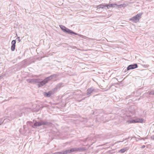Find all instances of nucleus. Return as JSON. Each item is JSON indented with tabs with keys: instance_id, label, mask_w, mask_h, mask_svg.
I'll use <instances>...</instances> for the list:
<instances>
[{
	"instance_id": "f257e3e1",
	"label": "nucleus",
	"mask_w": 154,
	"mask_h": 154,
	"mask_svg": "<svg viewBox=\"0 0 154 154\" xmlns=\"http://www.w3.org/2000/svg\"><path fill=\"white\" fill-rule=\"evenodd\" d=\"M59 26L60 29L65 32L69 34H73L75 35H77L78 36H81L82 35L80 34H79L75 32H74L72 30L66 28L64 26L60 25Z\"/></svg>"
},
{
	"instance_id": "f03ea898",
	"label": "nucleus",
	"mask_w": 154,
	"mask_h": 154,
	"mask_svg": "<svg viewBox=\"0 0 154 154\" xmlns=\"http://www.w3.org/2000/svg\"><path fill=\"white\" fill-rule=\"evenodd\" d=\"M85 96V94L82 93L81 91L79 90L75 91L72 94V96L71 98H74L75 99H78L82 98L83 96Z\"/></svg>"
},
{
	"instance_id": "7ed1b4c3",
	"label": "nucleus",
	"mask_w": 154,
	"mask_h": 154,
	"mask_svg": "<svg viewBox=\"0 0 154 154\" xmlns=\"http://www.w3.org/2000/svg\"><path fill=\"white\" fill-rule=\"evenodd\" d=\"M142 14V13L137 14L135 16L129 19V20L134 23H137L139 21Z\"/></svg>"
},
{
	"instance_id": "20e7f679",
	"label": "nucleus",
	"mask_w": 154,
	"mask_h": 154,
	"mask_svg": "<svg viewBox=\"0 0 154 154\" xmlns=\"http://www.w3.org/2000/svg\"><path fill=\"white\" fill-rule=\"evenodd\" d=\"M23 112L22 110L21 111L20 110H18L17 112H13L11 115L12 119H13L14 118L18 116H22Z\"/></svg>"
},
{
	"instance_id": "39448f33",
	"label": "nucleus",
	"mask_w": 154,
	"mask_h": 154,
	"mask_svg": "<svg viewBox=\"0 0 154 154\" xmlns=\"http://www.w3.org/2000/svg\"><path fill=\"white\" fill-rule=\"evenodd\" d=\"M95 91V88L93 87L88 88L87 90L86 95L88 96L87 97L90 96L91 94Z\"/></svg>"
},
{
	"instance_id": "423d86ee",
	"label": "nucleus",
	"mask_w": 154,
	"mask_h": 154,
	"mask_svg": "<svg viewBox=\"0 0 154 154\" xmlns=\"http://www.w3.org/2000/svg\"><path fill=\"white\" fill-rule=\"evenodd\" d=\"M27 82L33 84H38L39 82V79H27L26 80Z\"/></svg>"
},
{
	"instance_id": "0eeeda50",
	"label": "nucleus",
	"mask_w": 154,
	"mask_h": 154,
	"mask_svg": "<svg viewBox=\"0 0 154 154\" xmlns=\"http://www.w3.org/2000/svg\"><path fill=\"white\" fill-rule=\"evenodd\" d=\"M49 122H36L34 123V126L35 127L39 126L42 125H48Z\"/></svg>"
},
{
	"instance_id": "6e6552de",
	"label": "nucleus",
	"mask_w": 154,
	"mask_h": 154,
	"mask_svg": "<svg viewBox=\"0 0 154 154\" xmlns=\"http://www.w3.org/2000/svg\"><path fill=\"white\" fill-rule=\"evenodd\" d=\"M138 67V66L136 63L129 65L127 68V70H129L131 69H134Z\"/></svg>"
},
{
	"instance_id": "1a4fd4ad",
	"label": "nucleus",
	"mask_w": 154,
	"mask_h": 154,
	"mask_svg": "<svg viewBox=\"0 0 154 154\" xmlns=\"http://www.w3.org/2000/svg\"><path fill=\"white\" fill-rule=\"evenodd\" d=\"M105 6H106L105 4H101L99 5H97L96 7V8H97V11H99V10L100 8H102V9L105 8V9H106Z\"/></svg>"
},
{
	"instance_id": "9d476101",
	"label": "nucleus",
	"mask_w": 154,
	"mask_h": 154,
	"mask_svg": "<svg viewBox=\"0 0 154 154\" xmlns=\"http://www.w3.org/2000/svg\"><path fill=\"white\" fill-rule=\"evenodd\" d=\"M66 154L70 153L71 152H76L77 151V148H71L70 149L66 150Z\"/></svg>"
},
{
	"instance_id": "9b49d317",
	"label": "nucleus",
	"mask_w": 154,
	"mask_h": 154,
	"mask_svg": "<svg viewBox=\"0 0 154 154\" xmlns=\"http://www.w3.org/2000/svg\"><path fill=\"white\" fill-rule=\"evenodd\" d=\"M45 79L42 81H40V79H39V82L38 83V87H41L44 85L45 84L47 83L46 81H45Z\"/></svg>"
},
{
	"instance_id": "f8f14e48",
	"label": "nucleus",
	"mask_w": 154,
	"mask_h": 154,
	"mask_svg": "<svg viewBox=\"0 0 154 154\" xmlns=\"http://www.w3.org/2000/svg\"><path fill=\"white\" fill-rule=\"evenodd\" d=\"M16 43V40H14L12 41L11 42L12 45L11 47V49L12 51H14L15 49V44Z\"/></svg>"
},
{
	"instance_id": "ddd939ff",
	"label": "nucleus",
	"mask_w": 154,
	"mask_h": 154,
	"mask_svg": "<svg viewBox=\"0 0 154 154\" xmlns=\"http://www.w3.org/2000/svg\"><path fill=\"white\" fill-rule=\"evenodd\" d=\"M112 8L116 7L117 8H121L122 5H118L116 4H111Z\"/></svg>"
},
{
	"instance_id": "4468645a",
	"label": "nucleus",
	"mask_w": 154,
	"mask_h": 154,
	"mask_svg": "<svg viewBox=\"0 0 154 154\" xmlns=\"http://www.w3.org/2000/svg\"><path fill=\"white\" fill-rule=\"evenodd\" d=\"M136 123H143L144 121V119L142 118H137L135 119Z\"/></svg>"
},
{
	"instance_id": "2eb2a0df",
	"label": "nucleus",
	"mask_w": 154,
	"mask_h": 154,
	"mask_svg": "<svg viewBox=\"0 0 154 154\" xmlns=\"http://www.w3.org/2000/svg\"><path fill=\"white\" fill-rule=\"evenodd\" d=\"M62 83H61L58 84L56 86V87L54 88V90H57L58 89L62 87Z\"/></svg>"
},
{
	"instance_id": "dca6fc26",
	"label": "nucleus",
	"mask_w": 154,
	"mask_h": 154,
	"mask_svg": "<svg viewBox=\"0 0 154 154\" xmlns=\"http://www.w3.org/2000/svg\"><path fill=\"white\" fill-rule=\"evenodd\" d=\"M66 151H62L57 152L54 153H52V154H66Z\"/></svg>"
},
{
	"instance_id": "f3484780",
	"label": "nucleus",
	"mask_w": 154,
	"mask_h": 154,
	"mask_svg": "<svg viewBox=\"0 0 154 154\" xmlns=\"http://www.w3.org/2000/svg\"><path fill=\"white\" fill-rule=\"evenodd\" d=\"M51 92L49 91L48 92H45L44 95L46 97H49L51 96Z\"/></svg>"
},
{
	"instance_id": "a211bd4d",
	"label": "nucleus",
	"mask_w": 154,
	"mask_h": 154,
	"mask_svg": "<svg viewBox=\"0 0 154 154\" xmlns=\"http://www.w3.org/2000/svg\"><path fill=\"white\" fill-rule=\"evenodd\" d=\"M52 79V76H51L50 75L48 77L46 78L45 79V81H46V82L47 83Z\"/></svg>"
},
{
	"instance_id": "6ab92c4d",
	"label": "nucleus",
	"mask_w": 154,
	"mask_h": 154,
	"mask_svg": "<svg viewBox=\"0 0 154 154\" xmlns=\"http://www.w3.org/2000/svg\"><path fill=\"white\" fill-rule=\"evenodd\" d=\"M127 122L130 123H136L135 119L129 120L127 121Z\"/></svg>"
},
{
	"instance_id": "aec40b11",
	"label": "nucleus",
	"mask_w": 154,
	"mask_h": 154,
	"mask_svg": "<svg viewBox=\"0 0 154 154\" xmlns=\"http://www.w3.org/2000/svg\"><path fill=\"white\" fill-rule=\"evenodd\" d=\"M85 149L84 147L77 148V151H84L85 150Z\"/></svg>"
},
{
	"instance_id": "412c9836",
	"label": "nucleus",
	"mask_w": 154,
	"mask_h": 154,
	"mask_svg": "<svg viewBox=\"0 0 154 154\" xmlns=\"http://www.w3.org/2000/svg\"><path fill=\"white\" fill-rule=\"evenodd\" d=\"M128 149V148L127 147H125V148H124L120 149L119 150V152L122 153H123Z\"/></svg>"
},
{
	"instance_id": "4be33fe9",
	"label": "nucleus",
	"mask_w": 154,
	"mask_h": 154,
	"mask_svg": "<svg viewBox=\"0 0 154 154\" xmlns=\"http://www.w3.org/2000/svg\"><path fill=\"white\" fill-rule=\"evenodd\" d=\"M147 93L149 94V95H154V90H152L151 91H149Z\"/></svg>"
},
{
	"instance_id": "5701e85b",
	"label": "nucleus",
	"mask_w": 154,
	"mask_h": 154,
	"mask_svg": "<svg viewBox=\"0 0 154 154\" xmlns=\"http://www.w3.org/2000/svg\"><path fill=\"white\" fill-rule=\"evenodd\" d=\"M105 6L106 9H109V8H112L111 4H106Z\"/></svg>"
},
{
	"instance_id": "b1692460",
	"label": "nucleus",
	"mask_w": 154,
	"mask_h": 154,
	"mask_svg": "<svg viewBox=\"0 0 154 154\" xmlns=\"http://www.w3.org/2000/svg\"><path fill=\"white\" fill-rule=\"evenodd\" d=\"M142 66L145 68H148L149 66V65L148 64H142Z\"/></svg>"
},
{
	"instance_id": "393cba45",
	"label": "nucleus",
	"mask_w": 154,
	"mask_h": 154,
	"mask_svg": "<svg viewBox=\"0 0 154 154\" xmlns=\"http://www.w3.org/2000/svg\"><path fill=\"white\" fill-rule=\"evenodd\" d=\"M51 76H52V78L54 77L55 78L58 76V75H57V74H54L51 75Z\"/></svg>"
},
{
	"instance_id": "a878e982",
	"label": "nucleus",
	"mask_w": 154,
	"mask_h": 154,
	"mask_svg": "<svg viewBox=\"0 0 154 154\" xmlns=\"http://www.w3.org/2000/svg\"><path fill=\"white\" fill-rule=\"evenodd\" d=\"M129 137H128V138H125V139H124V140L122 141H118L117 142V143H119L120 142H123L124 141V140H127L128 139H129Z\"/></svg>"
},
{
	"instance_id": "bb28decb",
	"label": "nucleus",
	"mask_w": 154,
	"mask_h": 154,
	"mask_svg": "<svg viewBox=\"0 0 154 154\" xmlns=\"http://www.w3.org/2000/svg\"><path fill=\"white\" fill-rule=\"evenodd\" d=\"M3 122V119H0V125H1Z\"/></svg>"
},
{
	"instance_id": "cd10ccee",
	"label": "nucleus",
	"mask_w": 154,
	"mask_h": 154,
	"mask_svg": "<svg viewBox=\"0 0 154 154\" xmlns=\"http://www.w3.org/2000/svg\"><path fill=\"white\" fill-rule=\"evenodd\" d=\"M84 122H88V120L87 118H84L83 119V121Z\"/></svg>"
},
{
	"instance_id": "c85d7f7f",
	"label": "nucleus",
	"mask_w": 154,
	"mask_h": 154,
	"mask_svg": "<svg viewBox=\"0 0 154 154\" xmlns=\"http://www.w3.org/2000/svg\"><path fill=\"white\" fill-rule=\"evenodd\" d=\"M17 41H18V42H20V38L19 37H17Z\"/></svg>"
},
{
	"instance_id": "c756f323",
	"label": "nucleus",
	"mask_w": 154,
	"mask_h": 154,
	"mask_svg": "<svg viewBox=\"0 0 154 154\" xmlns=\"http://www.w3.org/2000/svg\"><path fill=\"white\" fill-rule=\"evenodd\" d=\"M85 99V97H84L81 100H78V101L79 102H80V101H82V100H84Z\"/></svg>"
},
{
	"instance_id": "7c9ffc66",
	"label": "nucleus",
	"mask_w": 154,
	"mask_h": 154,
	"mask_svg": "<svg viewBox=\"0 0 154 154\" xmlns=\"http://www.w3.org/2000/svg\"><path fill=\"white\" fill-rule=\"evenodd\" d=\"M107 143H105V144H102V145H99V146H103V145H104L105 144H107Z\"/></svg>"
},
{
	"instance_id": "2f4dec72",
	"label": "nucleus",
	"mask_w": 154,
	"mask_h": 154,
	"mask_svg": "<svg viewBox=\"0 0 154 154\" xmlns=\"http://www.w3.org/2000/svg\"><path fill=\"white\" fill-rule=\"evenodd\" d=\"M145 147V145H143V146H141V148H144Z\"/></svg>"
},
{
	"instance_id": "473e14b6",
	"label": "nucleus",
	"mask_w": 154,
	"mask_h": 154,
	"mask_svg": "<svg viewBox=\"0 0 154 154\" xmlns=\"http://www.w3.org/2000/svg\"><path fill=\"white\" fill-rule=\"evenodd\" d=\"M151 138L152 139L154 140V135H153L152 137H151Z\"/></svg>"
},
{
	"instance_id": "72a5a7b5",
	"label": "nucleus",
	"mask_w": 154,
	"mask_h": 154,
	"mask_svg": "<svg viewBox=\"0 0 154 154\" xmlns=\"http://www.w3.org/2000/svg\"><path fill=\"white\" fill-rule=\"evenodd\" d=\"M146 138H141V139H142V140H144L145 139H146Z\"/></svg>"
},
{
	"instance_id": "f704fd0d",
	"label": "nucleus",
	"mask_w": 154,
	"mask_h": 154,
	"mask_svg": "<svg viewBox=\"0 0 154 154\" xmlns=\"http://www.w3.org/2000/svg\"><path fill=\"white\" fill-rule=\"evenodd\" d=\"M38 110V109L37 108L36 109H35V110H34V111H36V110Z\"/></svg>"
},
{
	"instance_id": "c9c22d12",
	"label": "nucleus",
	"mask_w": 154,
	"mask_h": 154,
	"mask_svg": "<svg viewBox=\"0 0 154 154\" xmlns=\"http://www.w3.org/2000/svg\"><path fill=\"white\" fill-rule=\"evenodd\" d=\"M30 109H31L32 110L33 109V108H31Z\"/></svg>"
},
{
	"instance_id": "e433bc0d",
	"label": "nucleus",
	"mask_w": 154,
	"mask_h": 154,
	"mask_svg": "<svg viewBox=\"0 0 154 154\" xmlns=\"http://www.w3.org/2000/svg\"><path fill=\"white\" fill-rule=\"evenodd\" d=\"M42 107H43V106H41V107H40V108H39L40 109V108H42Z\"/></svg>"
},
{
	"instance_id": "4c0bfd02",
	"label": "nucleus",
	"mask_w": 154,
	"mask_h": 154,
	"mask_svg": "<svg viewBox=\"0 0 154 154\" xmlns=\"http://www.w3.org/2000/svg\"><path fill=\"white\" fill-rule=\"evenodd\" d=\"M38 106H36V107H37Z\"/></svg>"
},
{
	"instance_id": "58836bf2",
	"label": "nucleus",
	"mask_w": 154,
	"mask_h": 154,
	"mask_svg": "<svg viewBox=\"0 0 154 154\" xmlns=\"http://www.w3.org/2000/svg\"><path fill=\"white\" fill-rule=\"evenodd\" d=\"M46 154V153H45V154Z\"/></svg>"
}]
</instances>
